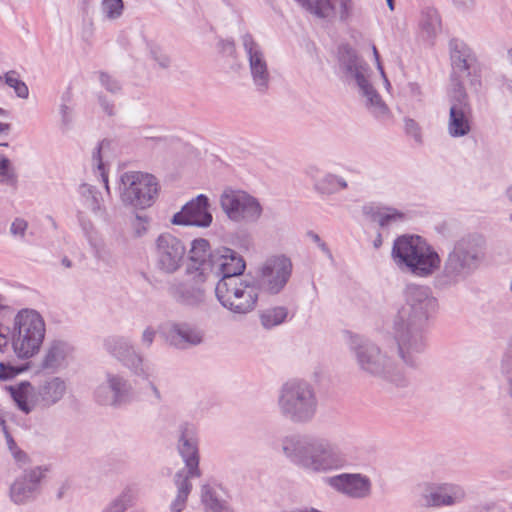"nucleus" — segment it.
<instances>
[{
  "mask_svg": "<svg viewBox=\"0 0 512 512\" xmlns=\"http://www.w3.org/2000/svg\"><path fill=\"white\" fill-rule=\"evenodd\" d=\"M90 245L93 249L94 256L99 261H102L108 265H111L114 262L110 250L107 248V246L104 244V242L100 238L93 240L90 243Z\"/></svg>",
  "mask_w": 512,
  "mask_h": 512,
  "instance_id": "nucleus-43",
  "label": "nucleus"
},
{
  "mask_svg": "<svg viewBox=\"0 0 512 512\" xmlns=\"http://www.w3.org/2000/svg\"><path fill=\"white\" fill-rule=\"evenodd\" d=\"M391 257L396 266L414 276L427 278L440 267L441 257L419 235H401L394 240Z\"/></svg>",
  "mask_w": 512,
  "mask_h": 512,
  "instance_id": "nucleus-6",
  "label": "nucleus"
},
{
  "mask_svg": "<svg viewBox=\"0 0 512 512\" xmlns=\"http://www.w3.org/2000/svg\"><path fill=\"white\" fill-rule=\"evenodd\" d=\"M147 223H148V220L146 217H143L140 215L135 216V218L132 222V227H133L134 234L136 237H141L142 235H144L146 233Z\"/></svg>",
  "mask_w": 512,
  "mask_h": 512,
  "instance_id": "nucleus-51",
  "label": "nucleus"
},
{
  "mask_svg": "<svg viewBox=\"0 0 512 512\" xmlns=\"http://www.w3.org/2000/svg\"><path fill=\"white\" fill-rule=\"evenodd\" d=\"M154 376H155V373L153 374L152 377H150L149 379H146V380L148 381V386L154 396V399H155L154 402L160 403L162 401V394H161L160 390L158 389V387L155 385V383L151 380Z\"/></svg>",
  "mask_w": 512,
  "mask_h": 512,
  "instance_id": "nucleus-58",
  "label": "nucleus"
},
{
  "mask_svg": "<svg viewBox=\"0 0 512 512\" xmlns=\"http://www.w3.org/2000/svg\"><path fill=\"white\" fill-rule=\"evenodd\" d=\"M105 351L118 360L131 373L141 379H149L154 374V367L147 363L131 340L124 336L112 335L103 341Z\"/></svg>",
  "mask_w": 512,
  "mask_h": 512,
  "instance_id": "nucleus-12",
  "label": "nucleus"
},
{
  "mask_svg": "<svg viewBox=\"0 0 512 512\" xmlns=\"http://www.w3.org/2000/svg\"><path fill=\"white\" fill-rule=\"evenodd\" d=\"M404 129L408 136L412 137L417 144H422V132L419 124L412 118L404 119Z\"/></svg>",
  "mask_w": 512,
  "mask_h": 512,
  "instance_id": "nucleus-45",
  "label": "nucleus"
},
{
  "mask_svg": "<svg viewBox=\"0 0 512 512\" xmlns=\"http://www.w3.org/2000/svg\"><path fill=\"white\" fill-rule=\"evenodd\" d=\"M486 259V241L480 234H468L456 240L448 250L433 278L437 290L447 291L467 282Z\"/></svg>",
  "mask_w": 512,
  "mask_h": 512,
  "instance_id": "nucleus-3",
  "label": "nucleus"
},
{
  "mask_svg": "<svg viewBox=\"0 0 512 512\" xmlns=\"http://www.w3.org/2000/svg\"><path fill=\"white\" fill-rule=\"evenodd\" d=\"M28 223L23 218H16L10 227V232L14 236H19L23 238L25 236V232L27 230Z\"/></svg>",
  "mask_w": 512,
  "mask_h": 512,
  "instance_id": "nucleus-50",
  "label": "nucleus"
},
{
  "mask_svg": "<svg viewBox=\"0 0 512 512\" xmlns=\"http://www.w3.org/2000/svg\"><path fill=\"white\" fill-rule=\"evenodd\" d=\"M80 224L89 243L99 238L94 225L89 220L80 218Z\"/></svg>",
  "mask_w": 512,
  "mask_h": 512,
  "instance_id": "nucleus-52",
  "label": "nucleus"
},
{
  "mask_svg": "<svg viewBox=\"0 0 512 512\" xmlns=\"http://www.w3.org/2000/svg\"><path fill=\"white\" fill-rule=\"evenodd\" d=\"M201 476L200 468L198 467V471L195 473L191 470L190 467H184L177 471L174 476V483L177 488V493L189 496L192 490L191 479L198 478Z\"/></svg>",
  "mask_w": 512,
  "mask_h": 512,
  "instance_id": "nucleus-34",
  "label": "nucleus"
},
{
  "mask_svg": "<svg viewBox=\"0 0 512 512\" xmlns=\"http://www.w3.org/2000/svg\"><path fill=\"white\" fill-rule=\"evenodd\" d=\"M101 10L105 18L108 20H116L121 17L124 10L122 0H103Z\"/></svg>",
  "mask_w": 512,
  "mask_h": 512,
  "instance_id": "nucleus-40",
  "label": "nucleus"
},
{
  "mask_svg": "<svg viewBox=\"0 0 512 512\" xmlns=\"http://www.w3.org/2000/svg\"><path fill=\"white\" fill-rule=\"evenodd\" d=\"M13 455L18 462H26L27 460L26 453L21 450H14Z\"/></svg>",
  "mask_w": 512,
  "mask_h": 512,
  "instance_id": "nucleus-62",
  "label": "nucleus"
},
{
  "mask_svg": "<svg viewBox=\"0 0 512 512\" xmlns=\"http://www.w3.org/2000/svg\"><path fill=\"white\" fill-rule=\"evenodd\" d=\"M156 335H157V331L152 326L146 327L143 330V332L141 334V338H140V344H141L142 348L149 349L152 346V344L154 343Z\"/></svg>",
  "mask_w": 512,
  "mask_h": 512,
  "instance_id": "nucleus-48",
  "label": "nucleus"
},
{
  "mask_svg": "<svg viewBox=\"0 0 512 512\" xmlns=\"http://www.w3.org/2000/svg\"><path fill=\"white\" fill-rule=\"evenodd\" d=\"M46 469L35 466L23 470L9 488V498L16 505H26L35 501L41 492V482Z\"/></svg>",
  "mask_w": 512,
  "mask_h": 512,
  "instance_id": "nucleus-18",
  "label": "nucleus"
},
{
  "mask_svg": "<svg viewBox=\"0 0 512 512\" xmlns=\"http://www.w3.org/2000/svg\"><path fill=\"white\" fill-rule=\"evenodd\" d=\"M133 387L121 373L106 371L93 391L94 400L102 406L120 408L131 401Z\"/></svg>",
  "mask_w": 512,
  "mask_h": 512,
  "instance_id": "nucleus-15",
  "label": "nucleus"
},
{
  "mask_svg": "<svg viewBox=\"0 0 512 512\" xmlns=\"http://www.w3.org/2000/svg\"><path fill=\"white\" fill-rule=\"evenodd\" d=\"M365 214L381 228H390L406 220V214L390 206H369L364 208Z\"/></svg>",
  "mask_w": 512,
  "mask_h": 512,
  "instance_id": "nucleus-30",
  "label": "nucleus"
},
{
  "mask_svg": "<svg viewBox=\"0 0 512 512\" xmlns=\"http://www.w3.org/2000/svg\"><path fill=\"white\" fill-rule=\"evenodd\" d=\"M292 273V262L284 256H274L265 261L259 269L256 280L258 291L278 294L287 284Z\"/></svg>",
  "mask_w": 512,
  "mask_h": 512,
  "instance_id": "nucleus-17",
  "label": "nucleus"
},
{
  "mask_svg": "<svg viewBox=\"0 0 512 512\" xmlns=\"http://www.w3.org/2000/svg\"><path fill=\"white\" fill-rule=\"evenodd\" d=\"M279 415L295 425L311 423L318 413V397L313 385L304 379H290L277 392Z\"/></svg>",
  "mask_w": 512,
  "mask_h": 512,
  "instance_id": "nucleus-5",
  "label": "nucleus"
},
{
  "mask_svg": "<svg viewBox=\"0 0 512 512\" xmlns=\"http://www.w3.org/2000/svg\"><path fill=\"white\" fill-rule=\"evenodd\" d=\"M437 308L438 301L428 286L406 288L405 303L392 320V334L398 356L407 366H416L419 355L426 350L425 324Z\"/></svg>",
  "mask_w": 512,
  "mask_h": 512,
  "instance_id": "nucleus-1",
  "label": "nucleus"
},
{
  "mask_svg": "<svg viewBox=\"0 0 512 512\" xmlns=\"http://www.w3.org/2000/svg\"><path fill=\"white\" fill-rule=\"evenodd\" d=\"M348 348L361 373L397 387L407 385L408 380L391 354L392 350L384 349L372 340L359 335L349 337Z\"/></svg>",
  "mask_w": 512,
  "mask_h": 512,
  "instance_id": "nucleus-4",
  "label": "nucleus"
},
{
  "mask_svg": "<svg viewBox=\"0 0 512 512\" xmlns=\"http://www.w3.org/2000/svg\"><path fill=\"white\" fill-rule=\"evenodd\" d=\"M288 315V310L285 307H273L264 310L260 315V321L264 328L271 329L275 326L282 324Z\"/></svg>",
  "mask_w": 512,
  "mask_h": 512,
  "instance_id": "nucleus-35",
  "label": "nucleus"
},
{
  "mask_svg": "<svg viewBox=\"0 0 512 512\" xmlns=\"http://www.w3.org/2000/svg\"><path fill=\"white\" fill-rule=\"evenodd\" d=\"M203 332L188 323H174L167 332V341L178 349L197 346L203 342Z\"/></svg>",
  "mask_w": 512,
  "mask_h": 512,
  "instance_id": "nucleus-28",
  "label": "nucleus"
},
{
  "mask_svg": "<svg viewBox=\"0 0 512 512\" xmlns=\"http://www.w3.org/2000/svg\"><path fill=\"white\" fill-rule=\"evenodd\" d=\"M424 505L428 507L452 506L465 497L462 487L452 483H423L419 485Z\"/></svg>",
  "mask_w": 512,
  "mask_h": 512,
  "instance_id": "nucleus-22",
  "label": "nucleus"
},
{
  "mask_svg": "<svg viewBox=\"0 0 512 512\" xmlns=\"http://www.w3.org/2000/svg\"><path fill=\"white\" fill-rule=\"evenodd\" d=\"M280 446L292 465L308 473H329L348 465L347 455L336 442L326 437L291 434L281 439Z\"/></svg>",
  "mask_w": 512,
  "mask_h": 512,
  "instance_id": "nucleus-2",
  "label": "nucleus"
},
{
  "mask_svg": "<svg viewBox=\"0 0 512 512\" xmlns=\"http://www.w3.org/2000/svg\"><path fill=\"white\" fill-rule=\"evenodd\" d=\"M159 191L157 179L152 174L128 171L120 176L121 201L137 209H145L154 203Z\"/></svg>",
  "mask_w": 512,
  "mask_h": 512,
  "instance_id": "nucleus-11",
  "label": "nucleus"
},
{
  "mask_svg": "<svg viewBox=\"0 0 512 512\" xmlns=\"http://www.w3.org/2000/svg\"><path fill=\"white\" fill-rule=\"evenodd\" d=\"M211 271L220 277L218 281L242 278L246 268L243 257L236 251L223 247L211 255Z\"/></svg>",
  "mask_w": 512,
  "mask_h": 512,
  "instance_id": "nucleus-24",
  "label": "nucleus"
},
{
  "mask_svg": "<svg viewBox=\"0 0 512 512\" xmlns=\"http://www.w3.org/2000/svg\"><path fill=\"white\" fill-rule=\"evenodd\" d=\"M421 27L429 37L435 36L441 29V20L437 11L427 10L422 17Z\"/></svg>",
  "mask_w": 512,
  "mask_h": 512,
  "instance_id": "nucleus-38",
  "label": "nucleus"
},
{
  "mask_svg": "<svg viewBox=\"0 0 512 512\" xmlns=\"http://www.w3.org/2000/svg\"><path fill=\"white\" fill-rule=\"evenodd\" d=\"M454 5L458 7H469L472 5L473 0H452Z\"/></svg>",
  "mask_w": 512,
  "mask_h": 512,
  "instance_id": "nucleus-64",
  "label": "nucleus"
},
{
  "mask_svg": "<svg viewBox=\"0 0 512 512\" xmlns=\"http://www.w3.org/2000/svg\"><path fill=\"white\" fill-rule=\"evenodd\" d=\"M201 501L206 512H236L227 501L219 499L214 489L209 485L202 486Z\"/></svg>",
  "mask_w": 512,
  "mask_h": 512,
  "instance_id": "nucleus-31",
  "label": "nucleus"
},
{
  "mask_svg": "<svg viewBox=\"0 0 512 512\" xmlns=\"http://www.w3.org/2000/svg\"><path fill=\"white\" fill-rule=\"evenodd\" d=\"M317 245L321 249V251L328 256V258L332 259V253L325 242L321 241Z\"/></svg>",
  "mask_w": 512,
  "mask_h": 512,
  "instance_id": "nucleus-63",
  "label": "nucleus"
},
{
  "mask_svg": "<svg viewBox=\"0 0 512 512\" xmlns=\"http://www.w3.org/2000/svg\"><path fill=\"white\" fill-rule=\"evenodd\" d=\"M187 500L188 496L177 493L175 499L170 504V511L182 512L186 507Z\"/></svg>",
  "mask_w": 512,
  "mask_h": 512,
  "instance_id": "nucleus-53",
  "label": "nucleus"
},
{
  "mask_svg": "<svg viewBox=\"0 0 512 512\" xmlns=\"http://www.w3.org/2000/svg\"><path fill=\"white\" fill-rule=\"evenodd\" d=\"M449 117L447 132L453 138L464 137L471 132L472 108L463 84L455 79L448 91Z\"/></svg>",
  "mask_w": 512,
  "mask_h": 512,
  "instance_id": "nucleus-14",
  "label": "nucleus"
},
{
  "mask_svg": "<svg viewBox=\"0 0 512 512\" xmlns=\"http://www.w3.org/2000/svg\"><path fill=\"white\" fill-rule=\"evenodd\" d=\"M327 484L338 493L356 500L372 494V481L362 473H341L327 478Z\"/></svg>",
  "mask_w": 512,
  "mask_h": 512,
  "instance_id": "nucleus-20",
  "label": "nucleus"
},
{
  "mask_svg": "<svg viewBox=\"0 0 512 512\" xmlns=\"http://www.w3.org/2000/svg\"><path fill=\"white\" fill-rule=\"evenodd\" d=\"M176 448L186 467H190L195 473L198 471L199 438L198 430L195 424L191 422H181L175 432Z\"/></svg>",
  "mask_w": 512,
  "mask_h": 512,
  "instance_id": "nucleus-21",
  "label": "nucleus"
},
{
  "mask_svg": "<svg viewBox=\"0 0 512 512\" xmlns=\"http://www.w3.org/2000/svg\"><path fill=\"white\" fill-rule=\"evenodd\" d=\"M9 337L5 333L4 325L0 322V352L3 353L8 347Z\"/></svg>",
  "mask_w": 512,
  "mask_h": 512,
  "instance_id": "nucleus-60",
  "label": "nucleus"
},
{
  "mask_svg": "<svg viewBox=\"0 0 512 512\" xmlns=\"http://www.w3.org/2000/svg\"><path fill=\"white\" fill-rule=\"evenodd\" d=\"M72 489V483L69 480H64L61 482L57 489L56 497L58 500H61L70 494Z\"/></svg>",
  "mask_w": 512,
  "mask_h": 512,
  "instance_id": "nucleus-55",
  "label": "nucleus"
},
{
  "mask_svg": "<svg viewBox=\"0 0 512 512\" xmlns=\"http://www.w3.org/2000/svg\"><path fill=\"white\" fill-rule=\"evenodd\" d=\"M450 58L453 69L451 81L460 80L458 76H470L476 70L477 58L472 49L459 39H452L449 43Z\"/></svg>",
  "mask_w": 512,
  "mask_h": 512,
  "instance_id": "nucleus-26",
  "label": "nucleus"
},
{
  "mask_svg": "<svg viewBox=\"0 0 512 512\" xmlns=\"http://www.w3.org/2000/svg\"><path fill=\"white\" fill-rule=\"evenodd\" d=\"M45 333V321L38 311L29 308L18 311L10 332V341L16 356L29 359L36 355L43 344Z\"/></svg>",
  "mask_w": 512,
  "mask_h": 512,
  "instance_id": "nucleus-8",
  "label": "nucleus"
},
{
  "mask_svg": "<svg viewBox=\"0 0 512 512\" xmlns=\"http://www.w3.org/2000/svg\"><path fill=\"white\" fill-rule=\"evenodd\" d=\"M215 296L233 314L246 315L256 308L259 292L254 281L234 278L218 281L215 285Z\"/></svg>",
  "mask_w": 512,
  "mask_h": 512,
  "instance_id": "nucleus-10",
  "label": "nucleus"
},
{
  "mask_svg": "<svg viewBox=\"0 0 512 512\" xmlns=\"http://www.w3.org/2000/svg\"><path fill=\"white\" fill-rule=\"evenodd\" d=\"M358 89L369 114L381 123H389L393 117L392 112L369 80L358 86Z\"/></svg>",
  "mask_w": 512,
  "mask_h": 512,
  "instance_id": "nucleus-29",
  "label": "nucleus"
},
{
  "mask_svg": "<svg viewBox=\"0 0 512 512\" xmlns=\"http://www.w3.org/2000/svg\"><path fill=\"white\" fill-rule=\"evenodd\" d=\"M100 82L111 93H118L121 90L119 82L106 73L100 74Z\"/></svg>",
  "mask_w": 512,
  "mask_h": 512,
  "instance_id": "nucleus-49",
  "label": "nucleus"
},
{
  "mask_svg": "<svg viewBox=\"0 0 512 512\" xmlns=\"http://www.w3.org/2000/svg\"><path fill=\"white\" fill-rule=\"evenodd\" d=\"M67 393V383L59 376H52L38 385L21 382L10 387V394L17 408L28 415L34 410H47L59 403Z\"/></svg>",
  "mask_w": 512,
  "mask_h": 512,
  "instance_id": "nucleus-7",
  "label": "nucleus"
},
{
  "mask_svg": "<svg viewBox=\"0 0 512 512\" xmlns=\"http://www.w3.org/2000/svg\"><path fill=\"white\" fill-rule=\"evenodd\" d=\"M60 114H61V129L63 131H68L72 127V123H73L72 110L66 104H62L60 106Z\"/></svg>",
  "mask_w": 512,
  "mask_h": 512,
  "instance_id": "nucleus-47",
  "label": "nucleus"
},
{
  "mask_svg": "<svg viewBox=\"0 0 512 512\" xmlns=\"http://www.w3.org/2000/svg\"><path fill=\"white\" fill-rule=\"evenodd\" d=\"M149 53L151 58L158 63L159 67L166 69L170 66V57L160 47L151 46Z\"/></svg>",
  "mask_w": 512,
  "mask_h": 512,
  "instance_id": "nucleus-46",
  "label": "nucleus"
},
{
  "mask_svg": "<svg viewBox=\"0 0 512 512\" xmlns=\"http://www.w3.org/2000/svg\"><path fill=\"white\" fill-rule=\"evenodd\" d=\"M132 505V496L124 491L113 499L102 512H125Z\"/></svg>",
  "mask_w": 512,
  "mask_h": 512,
  "instance_id": "nucleus-41",
  "label": "nucleus"
},
{
  "mask_svg": "<svg viewBox=\"0 0 512 512\" xmlns=\"http://www.w3.org/2000/svg\"><path fill=\"white\" fill-rule=\"evenodd\" d=\"M99 103L103 109V111L109 115H114V105L110 103L104 96H99Z\"/></svg>",
  "mask_w": 512,
  "mask_h": 512,
  "instance_id": "nucleus-59",
  "label": "nucleus"
},
{
  "mask_svg": "<svg viewBox=\"0 0 512 512\" xmlns=\"http://www.w3.org/2000/svg\"><path fill=\"white\" fill-rule=\"evenodd\" d=\"M220 206L229 220L239 224L256 223L263 212L258 199L241 190L223 191Z\"/></svg>",
  "mask_w": 512,
  "mask_h": 512,
  "instance_id": "nucleus-13",
  "label": "nucleus"
},
{
  "mask_svg": "<svg viewBox=\"0 0 512 512\" xmlns=\"http://www.w3.org/2000/svg\"><path fill=\"white\" fill-rule=\"evenodd\" d=\"M79 192L84 205L95 215L102 216L103 208L101 193L94 186L88 184H82L79 188Z\"/></svg>",
  "mask_w": 512,
  "mask_h": 512,
  "instance_id": "nucleus-33",
  "label": "nucleus"
},
{
  "mask_svg": "<svg viewBox=\"0 0 512 512\" xmlns=\"http://www.w3.org/2000/svg\"><path fill=\"white\" fill-rule=\"evenodd\" d=\"M333 9L331 0H311V8H305V10L316 15L318 18L327 17Z\"/></svg>",
  "mask_w": 512,
  "mask_h": 512,
  "instance_id": "nucleus-44",
  "label": "nucleus"
},
{
  "mask_svg": "<svg viewBox=\"0 0 512 512\" xmlns=\"http://www.w3.org/2000/svg\"><path fill=\"white\" fill-rule=\"evenodd\" d=\"M209 242L206 239L199 238L192 241L190 249V263L196 266L205 265V271L208 272L211 266V255L209 254Z\"/></svg>",
  "mask_w": 512,
  "mask_h": 512,
  "instance_id": "nucleus-32",
  "label": "nucleus"
},
{
  "mask_svg": "<svg viewBox=\"0 0 512 512\" xmlns=\"http://www.w3.org/2000/svg\"><path fill=\"white\" fill-rule=\"evenodd\" d=\"M347 187V181L336 174H327L317 183V189L324 194L337 193Z\"/></svg>",
  "mask_w": 512,
  "mask_h": 512,
  "instance_id": "nucleus-36",
  "label": "nucleus"
},
{
  "mask_svg": "<svg viewBox=\"0 0 512 512\" xmlns=\"http://www.w3.org/2000/svg\"><path fill=\"white\" fill-rule=\"evenodd\" d=\"M4 83L12 88L15 94L22 99H27L29 96L28 86L24 81L20 79L19 73L15 70L6 72L3 76H0V82Z\"/></svg>",
  "mask_w": 512,
  "mask_h": 512,
  "instance_id": "nucleus-37",
  "label": "nucleus"
},
{
  "mask_svg": "<svg viewBox=\"0 0 512 512\" xmlns=\"http://www.w3.org/2000/svg\"><path fill=\"white\" fill-rule=\"evenodd\" d=\"M241 40L248 58L253 84L258 92L265 93L269 89L271 75L264 53L251 34L242 35Z\"/></svg>",
  "mask_w": 512,
  "mask_h": 512,
  "instance_id": "nucleus-19",
  "label": "nucleus"
},
{
  "mask_svg": "<svg viewBox=\"0 0 512 512\" xmlns=\"http://www.w3.org/2000/svg\"><path fill=\"white\" fill-rule=\"evenodd\" d=\"M186 246L176 236L162 233L155 240V267L165 275L176 273L183 265Z\"/></svg>",
  "mask_w": 512,
  "mask_h": 512,
  "instance_id": "nucleus-16",
  "label": "nucleus"
},
{
  "mask_svg": "<svg viewBox=\"0 0 512 512\" xmlns=\"http://www.w3.org/2000/svg\"><path fill=\"white\" fill-rule=\"evenodd\" d=\"M19 373V370L10 365L5 363H0V379L1 380H8L13 378Z\"/></svg>",
  "mask_w": 512,
  "mask_h": 512,
  "instance_id": "nucleus-54",
  "label": "nucleus"
},
{
  "mask_svg": "<svg viewBox=\"0 0 512 512\" xmlns=\"http://www.w3.org/2000/svg\"><path fill=\"white\" fill-rule=\"evenodd\" d=\"M339 65L347 79L354 80L357 87L368 81V65L358 56L356 50L349 44L338 48Z\"/></svg>",
  "mask_w": 512,
  "mask_h": 512,
  "instance_id": "nucleus-27",
  "label": "nucleus"
},
{
  "mask_svg": "<svg viewBox=\"0 0 512 512\" xmlns=\"http://www.w3.org/2000/svg\"><path fill=\"white\" fill-rule=\"evenodd\" d=\"M0 182L11 185L17 182V175L11 161L3 155L0 156Z\"/></svg>",
  "mask_w": 512,
  "mask_h": 512,
  "instance_id": "nucleus-42",
  "label": "nucleus"
},
{
  "mask_svg": "<svg viewBox=\"0 0 512 512\" xmlns=\"http://www.w3.org/2000/svg\"><path fill=\"white\" fill-rule=\"evenodd\" d=\"M209 207L208 197L200 194L187 202L179 212L175 213L171 222L175 225L209 227L213 220Z\"/></svg>",
  "mask_w": 512,
  "mask_h": 512,
  "instance_id": "nucleus-23",
  "label": "nucleus"
},
{
  "mask_svg": "<svg viewBox=\"0 0 512 512\" xmlns=\"http://www.w3.org/2000/svg\"><path fill=\"white\" fill-rule=\"evenodd\" d=\"M74 358V347L67 341H50L42 355L40 367L51 373L65 369Z\"/></svg>",
  "mask_w": 512,
  "mask_h": 512,
  "instance_id": "nucleus-25",
  "label": "nucleus"
},
{
  "mask_svg": "<svg viewBox=\"0 0 512 512\" xmlns=\"http://www.w3.org/2000/svg\"><path fill=\"white\" fill-rule=\"evenodd\" d=\"M219 47H220L222 53L229 55V56L234 55L235 50H236L235 44L232 40H221L219 42Z\"/></svg>",
  "mask_w": 512,
  "mask_h": 512,
  "instance_id": "nucleus-56",
  "label": "nucleus"
},
{
  "mask_svg": "<svg viewBox=\"0 0 512 512\" xmlns=\"http://www.w3.org/2000/svg\"><path fill=\"white\" fill-rule=\"evenodd\" d=\"M109 147H110V141L104 139L98 143L97 147L94 149V151L92 153V161L97 166L107 191H109L108 176L105 173V169H104V163L102 160V151H104L105 149H108Z\"/></svg>",
  "mask_w": 512,
  "mask_h": 512,
  "instance_id": "nucleus-39",
  "label": "nucleus"
},
{
  "mask_svg": "<svg viewBox=\"0 0 512 512\" xmlns=\"http://www.w3.org/2000/svg\"><path fill=\"white\" fill-rule=\"evenodd\" d=\"M340 18L346 20L351 12V0H340Z\"/></svg>",
  "mask_w": 512,
  "mask_h": 512,
  "instance_id": "nucleus-57",
  "label": "nucleus"
},
{
  "mask_svg": "<svg viewBox=\"0 0 512 512\" xmlns=\"http://www.w3.org/2000/svg\"><path fill=\"white\" fill-rule=\"evenodd\" d=\"M0 430L3 431L4 433V436H5V439H6V442H7V445L9 447V449L13 452L14 450L17 449L16 447V443L13 439V437L11 436V434L8 432L7 428H6V424L4 425V428H0Z\"/></svg>",
  "mask_w": 512,
  "mask_h": 512,
  "instance_id": "nucleus-61",
  "label": "nucleus"
},
{
  "mask_svg": "<svg viewBox=\"0 0 512 512\" xmlns=\"http://www.w3.org/2000/svg\"><path fill=\"white\" fill-rule=\"evenodd\" d=\"M187 279H173L167 285L168 295L179 305L203 309L212 302L209 272L205 265L188 264L185 270Z\"/></svg>",
  "mask_w": 512,
  "mask_h": 512,
  "instance_id": "nucleus-9",
  "label": "nucleus"
}]
</instances>
